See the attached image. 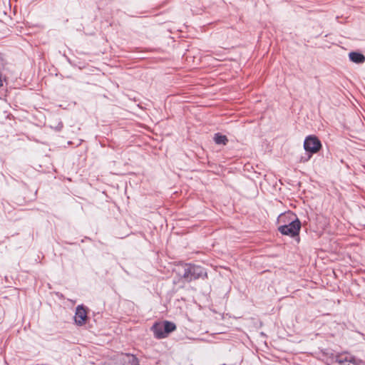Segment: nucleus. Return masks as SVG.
<instances>
[{
  "instance_id": "f257e3e1",
  "label": "nucleus",
  "mask_w": 365,
  "mask_h": 365,
  "mask_svg": "<svg viewBox=\"0 0 365 365\" xmlns=\"http://www.w3.org/2000/svg\"><path fill=\"white\" fill-rule=\"evenodd\" d=\"M284 218H289L290 222L287 225H281L278 227L279 232L284 235L291 237L298 236L301 228V222L292 212L282 214L279 217V221L283 220Z\"/></svg>"
},
{
  "instance_id": "f03ea898",
  "label": "nucleus",
  "mask_w": 365,
  "mask_h": 365,
  "mask_svg": "<svg viewBox=\"0 0 365 365\" xmlns=\"http://www.w3.org/2000/svg\"><path fill=\"white\" fill-rule=\"evenodd\" d=\"M175 329L176 325L169 321L155 322L151 328L155 337L157 339H165Z\"/></svg>"
},
{
  "instance_id": "7ed1b4c3",
  "label": "nucleus",
  "mask_w": 365,
  "mask_h": 365,
  "mask_svg": "<svg viewBox=\"0 0 365 365\" xmlns=\"http://www.w3.org/2000/svg\"><path fill=\"white\" fill-rule=\"evenodd\" d=\"M182 277L187 282H191L200 278L205 279L207 277V272L203 267L198 265L189 264L186 265L184 269Z\"/></svg>"
},
{
  "instance_id": "20e7f679",
  "label": "nucleus",
  "mask_w": 365,
  "mask_h": 365,
  "mask_svg": "<svg viewBox=\"0 0 365 365\" xmlns=\"http://www.w3.org/2000/svg\"><path fill=\"white\" fill-rule=\"evenodd\" d=\"M322 148V143L317 137L314 135L307 136L304 142V148L309 153V155L304 161H307L310 159L312 155L317 153Z\"/></svg>"
},
{
  "instance_id": "39448f33",
  "label": "nucleus",
  "mask_w": 365,
  "mask_h": 365,
  "mask_svg": "<svg viewBox=\"0 0 365 365\" xmlns=\"http://www.w3.org/2000/svg\"><path fill=\"white\" fill-rule=\"evenodd\" d=\"M336 362L340 365H344L345 363L349 362L354 365H364V361L350 354H341L336 356Z\"/></svg>"
},
{
  "instance_id": "423d86ee",
  "label": "nucleus",
  "mask_w": 365,
  "mask_h": 365,
  "mask_svg": "<svg viewBox=\"0 0 365 365\" xmlns=\"http://www.w3.org/2000/svg\"><path fill=\"white\" fill-rule=\"evenodd\" d=\"M118 365H139L138 359L132 354H123L117 356Z\"/></svg>"
},
{
  "instance_id": "0eeeda50",
  "label": "nucleus",
  "mask_w": 365,
  "mask_h": 365,
  "mask_svg": "<svg viewBox=\"0 0 365 365\" xmlns=\"http://www.w3.org/2000/svg\"><path fill=\"white\" fill-rule=\"evenodd\" d=\"M87 319V312L85 308L82 305H78L76 307V313L74 316V321L76 324L79 326L83 325Z\"/></svg>"
},
{
  "instance_id": "6e6552de",
  "label": "nucleus",
  "mask_w": 365,
  "mask_h": 365,
  "mask_svg": "<svg viewBox=\"0 0 365 365\" xmlns=\"http://www.w3.org/2000/svg\"><path fill=\"white\" fill-rule=\"evenodd\" d=\"M349 58L351 61L358 64L363 63L365 61V56L359 52H350L349 53Z\"/></svg>"
},
{
  "instance_id": "1a4fd4ad",
  "label": "nucleus",
  "mask_w": 365,
  "mask_h": 365,
  "mask_svg": "<svg viewBox=\"0 0 365 365\" xmlns=\"http://www.w3.org/2000/svg\"><path fill=\"white\" fill-rule=\"evenodd\" d=\"M214 140L215 143L218 145H225L228 141L227 138L224 135H221L220 133H216L215 135Z\"/></svg>"
},
{
  "instance_id": "9d476101",
  "label": "nucleus",
  "mask_w": 365,
  "mask_h": 365,
  "mask_svg": "<svg viewBox=\"0 0 365 365\" xmlns=\"http://www.w3.org/2000/svg\"><path fill=\"white\" fill-rule=\"evenodd\" d=\"M4 81H5V78L3 76L2 73L0 72V87H1L3 86Z\"/></svg>"
}]
</instances>
